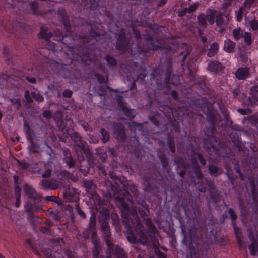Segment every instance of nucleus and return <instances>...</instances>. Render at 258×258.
<instances>
[{
	"instance_id": "4468645a",
	"label": "nucleus",
	"mask_w": 258,
	"mask_h": 258,
	"mask_svg": "<svg viewBox=\"0 0 258 258\" xmlns=\"http://www.w3.org/2000/svg\"><path fill=\"white\" fill-rule=\"evenodd\" d=\"M236 43L229 39L224 41L223 50L229 53H233L235 49Z\"/></svg>"
},
{
	"instance_id": "6e6d98bb",
	"label": "nucleus",
	"mask_w": 258,
	"mask_h": 258,
	"mask_svg": "<svg viewBox=\"0 0 258 258\" xmlns=\"http://www.w3.org/2000/svg\"><path fill=\"white\" fill-rule=\"evenodd\" d=\"M31 94H30L29 90H26L25 91V98L28 103H31L33 102V100L31 96Z\"/></svg>"
},
{
	"instance_id": "c85d7f7f",
	"label": "nucleus",
	"mask_w": 258,
	"mask_h": 258,
	"mask_svg": "<svg viewBox=\"0 0 258 258\" xmlns=\"http://www.w3.org/2000/svg\"><path fill=\"white\" fill-rule=\"evenodd\" d=\"M96 218L95 214L93 213L90 218V221L89 223L88 226L87 227L88 228H89L90 229L92 230V232L93 231H95L96 228Z\"/></svg>"
},
{
	"instance_id": "393cba45",
	"label": "nucleus",
	"mask_w": 258,
	"mask_h": 258,
	"mask_svg": "<svg viewBox=\"0 0 258 258\" xmlns=\"http://www.w3.org/2000/svg\"><path fill=\"white\" fill-rule=\"evenodd\" d=\"M232 34L234 39L236 41H238L243 37L244 33L240 27H238L232 30Z\"/></svg>"
},
{
	"instance_id": "09e8293b",
	"label": "nucleus",
	"mask_w": 258,
	"mask_h": 258,
	"mask_svg": "<svg viewBox=\"0 0 258 258\" xmlns=\"http://www.w3.org/2000/svg\"><path fill=\"white\" fill-rule=\"evenodd\" d=\"M105 59L109 65L114 66L116 64V61L115 59L109 55L106 56Z\"/></svg>"
},
{
	"instance_id": "4c0bfd02",
	"label": "nucleus",
	"mask_w": 258,
	"mask_h": 258,
	"mask_svg": "<svg viewBox=\"0 0 258 258\" xmlns=\"http://www.w3.org/2000/svg\"><path fill=\"white\" fill-rule=\"evenodd\" d=\"M31 94L32 97L36 101L39 102H42L44 101V97L40 93L32 91L31 92Z\"/></svg>"
},
{
	"instance_id": "aec40b11",
	"label": "nucleus",
	"mask_w": 258,
	"mask_h": 258,
	"mask_svg": "<svg viewBox=\"0 0 258 258\" xmlns=\"http://www.w3.org/2000/svg\"><path fill=\"white\" fill-rule=\"evenodd\" d=\"M216 11L211 9H209L206 12V14L205 15L206 21H207L211 25H213L215 22V18H216Z\"/></svg>"
},
{
	"instance_id": "bf43d9fd",
	"label": "nucleus",
	"mask_w": 258,
	"mask_h": 258,
	"mask_svg": "<svg viewBox=\"0 0 258 258\" xmlns=\"http://www.w3.org/2000/svg\"><path fill=\"white\" fill-rule=\"evenodd\" d=\"M228 213L231 219L233 220V222H235L234 221H235L236 219L237 218V216L235 212L234 211V210L230 208L228 210Z\"/></svg>"
},
{
	"instance_id": "37998d69",
	"label": "nucleus",
	"mask_w": 258,
	"mask_h": 258,
	"mask_svg": "<svg viewBox=\"0 0 258 258\" xmlns=\"http://www.w3.org/2000/svg\"><path fill=\"white\" fill-rule=\"evenodd\" d=\"M46 200L47 201H53L55 203L60 204L61 203V199L58 197L53 196H48L46 197Z\"/></svg>"
},
{
	"instance_id": "ddd939ff",
	"label": "nucleus",
	"mask_w": 258,
	"mask_h": 258,
	"mask_svg": "<svg viewBox=\"0 0 258 258\" xmlns=\"http://www.w3.org/2000/svg\"><path fill=\"white\" fill-rule=\"evenodd\" d=\"M144 219L148 229L147 232L149 236H151V234L155 235L158 231L152 220L149 218H144Z\"/></svg>"
},
{
	"instance_id": "c03bdc74",
	"label": "nucleus",
	"mask_w": 258,
	"mask_h": 258,
	"mask_svg": "<svg viewBox=\"0 0 258 258\" xmlns=\"http://www.w3.org/2000/svg\"><path fill=\"white\" fill-rule=\"evenodd\" d=\"M10 101L12 104L15 106L17 109H19L21 107V100L19 99H10Z\"/></svg>"
},
{
	"instance_id": "603ef678",
	"label": "nucleus",
	"mask_w": 258,
	"mask_h": 258,
	"mask_svg": "<svg viewBox=\"0 0 258 258\" xmlns=\"http://www.w3.org/2000/svg\"><path fill=\"white\" fill-rule=\"evenodd\" d=\"M100 246L93 247L92 249L93 258H99V250Z\"/></svg>"
},
{
	"instance_id": "a19ab883",
	"label": "nucleus",
	"mask_w": 258,
	"mask_h": 258,
	"mask_svg": "<svg viewBox=\"0 0 258 258\" xmlns=\"http://www.w3.org/2000/svg\"><path fill=\"white\" fill-rule=\"evenodd\" d=\"M125 187L127 188V190H130L133 193L134 196H137L138 189L136 186L130 183L128 184L127 186H125Z\"/></svg>"
},
{
	"instance_id": "13d9d810",
	"label": "nucleus",
	"mask_w": 258,
	"mask_h": 258,
	"mask_svg": "<svg viewBox=\"0 0 258 258\" xmlns=\"http://www.w3.org/2000/svg\"><path fill=\"white\" fill-rule=\"evenodd\" d=\"M237 111L242 115H247L252 112V110L249 108L238 109Z\"/></svg>"
},
{
	"instance_id": "412c9836",
	"label": "nucleus",
	"mask_w": 258,
	"mask_h": 258,
	"mask_svg": "<svg viewBox=\"0 0 258 258\" xmlns=\"http://www.w3.org/2000/svg\"><path fill=\"white\" fill-rule=\"evenodd\" d=\"M250 253L252 256H255L258 251V244L256 240L252 237L251 244L248 246Z\"/></svg>"
},
{
	"instance_id": "0eeeda50",
	"label": "nucleus",
	"mask_w": 258,
	"mask_h": 258,
	"mask_svg": "<svg viewBox=\"0 0 258 258\" xmlns=\"http://www.w3.org/2000/svg\"><path fill=\"white\" fill-rule=\"evenodd\" d=\"M235 78L239 80H246L250 77V69L247 67H239L234 73Z\"/></svg>"
},
{
	"instance_id": "0e129e2a",
	"label": "nucleus",
	"mask_w": 258,
	"mask_h": 258,
	"mask_svg": "<svg viewBox=\"0 0 258 258\" xmlns=\"http://www.w3.org/2000/svg\"><path fill=\"white\" fill-rule=\"evenodd\" d=\"M23 78H25L28 81L31 83H35L36 81V79L35 77L24 75L23 76Z\"/></svg>"
},
{
	"instance_id": "39448f33",
	"label": "nucleus",
	"mask_w": 258,
	"mask_h": 258,
	"mask_svg": "<svg viewBox=\"0 0 258 258\" xmlns=\"http://www.w3.org/2000/svg\"><path fill=\"white\" fill-rule=\"evenodd\" d=\"M247 105L252 107L258 102V85L252 86L248 93Z\"/></svg>"
},
{
	"instance_id": "bb28decb",
	"label": "nucleus",
	"mask_w": 258,
	"mask_h": 258,
	"mask_svg": "<svg viewBox=\"0 0 258 258\" xmlns=\"http://www.w3.org/2000/svg\"><path fill=\"white\" fill-rule=\"evenodd\" d=\"M234 97L238 100H242L245 97V94L242 93L239 88H236L232 91Z\"/></svg>"
},
{
	"instance_id": "ea45409f",
	"label": "nucleus",
	"mask_w": 258,
	"mask_h": 258,
	"mask_svg": "<svg viewBox=\"0 0 258 258\" xmlns=\"http://www.w3.org/2000/svg\"><path fill=\"white\" fill-rule=\"evenodd\" d=\"M109 176L117 185L121 183V181L114 172H109Z\"/></svg>"
},
{
	"instance_id": "4d7b16f0",
	"label": "nucleus",
	"mask_w": 258,
	"mask_h": 258,
	"mask_svg": "<svg viewBox=\"0 0 258 258\" xmlns=\"http://www.w3.org/2000/svg\"><path fill=\"white\" fill-rule=\"evenodd\" d=\"M195 155H197V157L198 158L201 164L203 166H205L206 164V161L204 159L202 154L201 153H196Z\"/></svg>"
},
{
	"instance_id": "5701e85b",
	"label": "nucleus",
	"mask_w": 258,
	"mask_h": 258,
	"mask_svg": "<svg viewBox=\"0 0 258 258\" xmlns=\"http://www.w3.org/2000/svg\"><path fill=\"white\" fill-rule=\"evenodd\" d=\"M199 4L198 3H196L193 4L192 5L189 6L188 8H185L184 10H182L179 14H178V16H182L184 15L186 13H191L193 12H194L197 8L199 7Z\"/></svg>"
},
{
	"instance_id": "7c9ffc66",
	"label": "nucleus",
	"mask_w": 258,
	"mask_h": 258,
	"mask_svg": "<svg viewBox=\"0 0 258 258\" xmlns=\"http://www.w3.org/2000/svg\"><path fill=\"white\" fill-rule=\"evenodd\" d=\"M197 19L198 24L200 26L206 27L207 23L204 13L200 14L198 16Z\"/></svg>"
},
{
	"instance_id": "338daca9",
	"label": "nucleus",
	"mask_w": 258,
	"mask_h": 258,
	"mask_svg": "<svg viewBox=\"0 0 258 258\" xmlns=\"http://www.w3.org/2000/svg\"><path fill=\"white\" fill-rule=\"evenodd\" d=\"M62 95L64 97L70 98L72 95V91L70 90L66 89L63 92Z\"/></svg>"
},
{
	"instance_id": "58836bf2",
	"label": "nucleus",
	"mask_w": 258,
	"mask_h": 258,
	"mask_svg": "<svg viewBox=\"0 0 258 258\" xmlns=\"http://www.w3.org/2000/svg\"><path fill=\"white\" fill-rule=\"evenodd\" d=\"M209 171L211 174H216L219 172V174L221 173V169H219L217 166L210 165L209 166Z\"/></svg>"
},
{
	"instance_id": "6e6552de",
	"label": "nucleus",
	"mask_w": 258,
	"mask_h": 258,
	"mask_svg": "<svg viewBox=\"0 0 258 258\" xmlns=\"http://www.w3.org/2000/svg\"><path fill=\"white\" fill-rule=\"evenodd\" d=\"M40 185H41L42 189L48 188L50 190H55L61 186V183L56 180L44 179L41 181Z\"/></svg>"
},
{
	"instance_id": "4be33fe9",
	"label": "nucleus",
	"mask_w": 258,
	"mask_h": 258,
	"mask_svg": "<svg viewBox=\"0 0 258 258\" xmlns=\"http://www.w3.org/2000/svg\"><path fill=\"white\" fill-rule=\"evenodd\" d=\"M238 55L240 58V61L246 63L248 60V53L245 52V48L244 46L239 48Z\"/></svg>"
},
{
	"instance_id": "1a4fd4ad",
	"label": "nucleus",
	"mask_w": 258,
	"mask_h": 258,
	"mask_svg": "<svg viewBox=\"0 0 258 258\" xmlns=\"http://www.w3.org/2000/svg\"><path fill=\"white\" fill-rule=\"evenodd\" d=\"M114 133L118 140L123 142L125 140V135L124 126L120 123H114Z\"/></svg>"
},
{
	"instance_id": "3c124183",
	"label": "nucleus",
	"mask_w": 258,
	"mask_h": 258,
	"mask_svg": "<svg viewBox=\"0 0 258 258\" xmlns=\"http://www.w3.org/2000/svg\"><path fill=\"white\" fill-rule=\"evenodd\" d=\"M214 124L212 123V128H211V134H207V138H206L205 139L204 142V143L205 145H207V141L208 140H215V138H214V137L212 135V134H213V131H214Z\"/></svg>"
},
{
	"instance_id": "dca6fc26",
	"label": "nucleus",
	"mask_w": 258,
	"mask_h": 258,
	"mask_svg": "<svg viewBox=\"0 0 258 258\" xmlns=\"http://www.w3.org/2000/svg\"><path fill=\"white\" fill-rule=\"evenodd\" d=\"M63 197L69 202H75L78 203L79 199L78 196L70 190L67 189L64 191Z\"/></svg>"
},
{
	"instance_id": "de8ad7c7",
	"label": "nucleus",
	"mask_w": 258,
	"mask_h": 258,
	"mask_svg": "<svg viewBox=\"0 0 258 258\" xmlns=\"http://www.w3.org/2000/svg\"><path fill=\"white\" fill-rule=\"evenodd\" d=\"M127 240L131 243H138V236H135L133 233H131L127 236Z\"/></svg>"
},
{
	"instance_id": "f3484780",
	"label": "nucleus",
	"mask_w": 258,
	"mask_h": 258,
	"mask_svg": "<svg viewBox=\"0 0 258 258\" xmlns=\"http://www.w3.org/2000/svg\"><path fill=\"white\" fill-rule=\"evenodd\" d=\"M84 185L88 192L90 193L92 195L95 194L96 186L93 181L91 180H85L84 181Z\"/></svg>"
},
{
	"instance_id": "9d476101",
	"label": "nucleus",
	"mask_w": 258,
	"mask_h": 258,
	"mask_svg": "<svg viewBox=\"0 0 258 258\" xmlns=\"http://www.w3.org/2000/svg\"><path fill=\"white\" fill-rule=\"evenodd\" d=\"M100 214L101 215L99 217V224L101 231L110 229L107 221L109 219L108 211H105L103 214L102 212Z\"/></svg>"
},
{
	"instance_id": "8fccbe9b",
	"label": "nucleus",
	"mask_w": 258,
	"mask_h": 258,
	"mask_svg": "<svg viewBox=\"0 0 258 258\" xmlns=\"http://www.w3.org/2000/svg\"><path fill=\"white\" fill-rule=\"evenodd\" d=\"M75 207L78 214L83 218L85 219L86 218V214L80 207L79 203H76Z\"/></svg>"
},
{
	"instance_id": "c756f323",
	"label": "nucleus",
	"mask_w": 258,
	"mask_h": 258,
	"mask_svg": "<svg viewBox=\"0 0 258 258\" xmlns=\"http://www.w3.org/2000/svg\"><path fill=\"white\" fill-rule=\"evenodd\" d=\"M92 243L93 244V247L100 246V239L97 235L96 231H93L91 234Z\"/></svg>"
},
{
	"instance_id": "79ce46f5",
	"label": "nucleus",
	"mask_w": 258,
	"mask_h": 258,
	"mask_svg": "<svg viewBox=\"0 0 258 258\" xmlns=\"http://www.w3.org/2000/svg\"><path fill=\"white\" fill-rule=\"evenodd\" d=\"M62 21L63 22V24L65 26L66 29L67 31H69L70 27V21L68 19V17L67 15H63L61 18Z\"/></svg>"
},
{
	"instance_id": "473e14b6",
	"label": "nucleus",
	"mask_w": 258,
	"mask_h": 258,
	"mask_svg": "<svg viewBox=\"0 0 258 258\" xmlns=\"http://www.w3.org/2000/svg\"><path fill=\"white\" fill-rule=\"evenodd\" d=\"M100 132L102 135L101 140L103 143H106L109 141L110 139V135L109 132L104 128H101Z\"/></svg>"
},
{
	"instance_id": "5fc2aeb1",
	"label": "nucleus",
	"mask_w": 258,
	"mask_h": 258,
	"mask_svg": "<svg viewBox=\"0 0 258 258\" xmlns=\"http://www.w3.org/2000/svg\"><path fill=\"white\" fill-rule=\"evenodd\" d=\"M91 232L92 233V230L89 228H86L84 231L82 232V236L85 239L89 238Z\"/></svg>"
},
{
	"instance_id": "f03ea898",
	"label": "nucleus",
	"mask_w": 258,
	"mask_h": 258,
	"mask_svg": "<svg viewBox=\"0 0 258 258\" xmlns=\"http://www.w3.org/2000/svg\"><path fill=\"white\" fill-rule=\"evenodd\" d=\"M71 138L74 142V149L78 160L80 161H83L84 157L83 155V151L88 147L87 143L82 140V137L77 132L72 134Z\"/></svg>"
},
{
	"instance_id": "864d4df0",
	"label": "nucleus",
	"mask_w": 258,
	"mask_h": 258,
	"mask_svg": "<svg viewBox=\"0 0 258 258\" xmlns=\"http://www.w3.org/2000/svg\"><path fill=\"white\" fill-rule=\"evenodd\" d=\"M233 226L234 228V232L236 236V238L242 237V233L240 230L236 227V223L232 222Z\"/></svg>"
},
{
	"instance_id": "2f4dec72",
	"label": "nucleus",
	"mask_w": 258,
	"mask_h": 258,
	"mask_svg": "<svg viewBox=\"0 0 258 258\" xmlns=\"http://www.w3.org/2000/svg\"><path fill=\"white\" fill-rule=\"evenodd\" d=\"M64 162L69 168H74L75 166V160L73 159L72 156L65 157L63 158Z\"/></svg>"
},
{
	"instance_id": "a18cd8bd",
	"label": "nucleus",
	"mask_w": 258,
	"mask_h": 258,
	"mask_svg": "<svg viewBox=\"0 0 258 258\" xmlns=\"http://www.w3.org/2000/svg\"><path fill=\"white\" fill-rule=\"evenodd\" d=\"M158 42L155 40H151L148 42V48L149 49L152 50H157L159 47L157 45L154 44L155 43H157Z\"/></svg>"
},
{
	"instance_id": "e2e57ef3",
	"label": "nucleus",
	"mask_w": 258,
	"mask_h": 258,
	"mask_svg": "<svg viewBox=\"0 0 258 258\" xmlns=\"http://www.w3.org/2000/svg\"><path fill=\"white\" fill-rule=\"evenodd\" d=\"M256 0H245L244 5L245 8H249Z\"/></svg>"
},
{
	"instance_id": "680f3d73",
	"label": "nucleus",
	"mask_w": 258,
	"mask_h": 258,
	"mask_svg": "<svg viewBox=\"0 0 258 258\" xmlns=\"http://www.w3.org/2000/svg\"><path fill=\"white\" fill-rule=\"evenodd\" d=\"M233 0H224L222 6L223 9H226L229 6L231 5Z\"/></svg>"
},
{
	"instance_id": "f8f14e48",
	"label": "nucleus",
	"mask_w": 258,
	"mask_h": 258,
	"mask_svg": "<svg viewBox=\"0 0 258 258\" xmlns=\"http://www.w3.org/2000/svg\"><path fill=\"white\" fill-rule=\"evenodd\" d=\"M102 238L107 245L108 249H111L114 247V240L111 236L110 229L101 231Z\"/></svg>"
},
{
	"instance_id": "e433bc0d",
	"label": "nucleus",
	"mask_w": 258,
	"mask_h": 258,
	"mask_svg": "<svg viewBox=\"0 0 258 258\" xmlns=\"http://www.w3.org/2000/svg\"><path fill=\"white\" fill-rule=\"evenodd\" d=\"M243 37L244 38V42L246 45L249 46L252 44V41L250 33L247 32H245Z\"/></svg>"
},
{
	"instance_id": "423d86ee",
	"label": "nucleus",
	"mask_w": 258,
	"mask_h": 258,
	"mask_svg": "<svg viewBox=\"0 0 258 258\" xmlns=\"http://www.w3.org/2000/svg\"><path fill=\"white\" fill-rule=\"evenodd\" d=\"M25 193L28 196L30 199H32L34 203H38L41 201V196L37 194L34 188L27 184L23 186Z\"/></svg>"
},
{
	"instance_id": "052dcab7",
	"label": "nucleus",
	"mask_w": 258,
	"mask_h": 258,
	"mask_svg": "<svg viewBox=\"0 0 258 258\" xmlns=\"http://www.w3.org/2000/svg\"><path fill=\"white\" fill-rule=\"evenodd\" d=\"M150 237L151 238V240L152 241V242L153 243V246H154L155 249L156 248H158V245L159 244V241H158V239L155 236H152L151 235V236H150Z\"/></svg>"
},
{
	"instance_id": "cd10ccee",
	"label": "nucleus",
	"mask_w": 258,
	"mask_h": 258,
	"mask_svg": "<svg viewBox=\"0 0 258 258\" xmlns=\"http://www.w3.org/2000/svg\"><path fill=\"white\" fill-rule=\"evenodd\" d=\"M29 5L34 15H39L41 14V12L38 8V3L37 2H31Z\"/></svg>"
},
{
	"instance_id": "6ab92c4d",
	"label": "nucleus",
	"mask_w": 258,
	"mask_h": 258,
	"mask_svg": "<svg viewBox=\"0 0 258 258\" xmlns=\"http://www.w3.org/2000/svg\"><path fill=\"white\" fill-rule=\"evenodd\" d=\"M112 252V254L116 255V258H126V255L124 251L118 246H115L114 249L113 247L111 249H109Z\"/></svg>"
},
{
	"instance_id": "9b49d317",
	"label": "nucleus",
	"mask_w": 258,
	"mask_h": 258,
	"mask_svg": "<svg viewBox=\"0 0 258 258\" xmlns=\"http://www.w3.org/2000/svg\"><path fill=\"white\" fill-rule=\"evenodd\" d=\"M128 43V40L126 38L125 33L123 30H121L116 42L117 49L123 50L127 47Z\"/></svg>"
},
{
	"instance_id": "2eb2a0df",
	"label": "nucleus",
	"mask_w": 258,
	"mask_h": 258,
	"mask_svg": "<svg viewBox=\"0 0 258 258\" xmlns=\"http://www.w3.org/2000/svg\"><path fill=\"white\" fill-rule=\"evenodd\" d=\"M208 69L211 72L218 73L222 71L223 69V67L219 62L213 61L209 63Z\"/></svg>"
},
{
	"instance_id": "20e7f679",
	"label": "nucleus",
	"mask_w": 258,
	"mask_h": 258,
	"mask_svg": "<svg viewBox=\"0 0 258 258\" xmlns=\"http://www.w3.org/2000/svg\"><path fill=\"white\" fill-rule=\"evenodd\" d=\"M229 18L228 15H225V18L221 12H219L216 16V24L220 28L219 32L221 33H223L226 28L228 25Z\"/></svg>"
},
{
	"instance_id": "72a5a7b5",
	"label": "nucleus",
	"mask_w": 258,
	"mask_h": 258,
	"mask_svg": "<svg viewBox=\"0 0 258 258\" xmlns=\"http://www.w3.org/2000/svg\"><path fill=\"white\" fill-rule=\"evenodd\" d=\"M83 152L85 154L86 158H87L89 163L94 164L95 163V161L93 154L92 152L89 149H87V147L86 149H85V150H83Z\"/></svg>"
},
{
	"instance_id": "a878e982",
	"label": "nucleus",
	"mask_w": 258,
	"mask_h": 258,
	"mask_svg": "<svg viewBox=\"0 0 258 258\" xmlns=\"http://www.w3.org/2000/svg\"><path fill=\"white\" fill-rule=\"evenodd\" d=\"M219 45L217 43H213L209 49L207 55L209 57H213L218 52Z\"/></svg>"
},
{
	"instance_id": "f704fd0d",
	"label": "nucleus",
	"mask_w": 258,
	"mask_h": 258,
	"mask_svg": "<svg viewBox=\"0 0 258 258\" xmlns=\"http://www.w3.org/2000/svg\"><path fill=\"white\" fill-rule=\"evenodd\" d=\"M31 143V145L29 146L28 149L31 153H37L38 152L39 146L35 144L33 139L31 141H29Z\"/></svg>"
},
{
	"instance_id": "f257e3e1",
	"label": "nucleus",
	"mask_w": 258,
	"mask_h": 258,
	"mask_svg": "<svg viewBox=\"0 0 258 258\" xmlns=\"http://www.w3.org/2000/svg\"><path fill=\"white\" fill-rule=\"evenodd\" d=\"M125 199L129 201H132L131 196L126 190L123 191L122 196L119 195L116 199V204L118 207L122 208L121 214L123 219L122 223L131 232L133 229L137 231L138 243L147 245L149 242V239L139 221L137 211L134 208H130L125 202Z\"/></svg>"
},
{
	"instance_id": "a211bd4d",
	"label": "nucleus",
	"mask_w": 258,
	"mask_h": 258,
	"mask_svg": "<svg viewBox=\"0 0 258 258\" xmlns=\"http://www.w3.org/2000/svg\"><path fill=\"white\" fill-rule=\"evenodd\" d=\"M26 211L31 214L34 212H38L42 210V209L36 205L31 204L29 202H27L24 206Z\"/></svg>"
},
{
	"instance_id": "c9c22d12",
	"label": "nucleus",
	"mask_w": 258,
	"mask_h": 258,
	"mask_svg": "<svg viewBox=\"0 0 258 258\" xmlns=\"http://www.w3.org/2000/svg\"><path fill=\"white\" fill-rule=\"evenodd\" d=\"M24 127L25 128V131L26 134L27 135V139L29 141H31L33 138V132L31 129L30 127L28 125L27 122H24Z\"/></svg>"
},
{
	"instance_id": "49530a36",
	"label": "nucleus",
	"mask_w": 258,
	"mask_h": 258,
	"mask_svg": "<svg viewBox=\"0 0 258 258\" xmlns=\"http://www.w3.org/2000/svg\"><path fill=\"white\" fill-rule=\"evenodd\" d=\"M248 25L253 30L258 29V22L256 20H251L248 21Z\"/></svg>"
},
{
	"instance_id": "b1692460",
	"label": "nucleus",
	"mask_w": 258,
	"mask_h": 258,
	"mask_svg": "<svg viewBox=\"0 0 258 258\" xmlns=\"http://www.w3.org/2000/svg\"><path fill=\"white\" fill-rule=\"evenodd\" d=\"M48 28L43 26L41 28V31L39 33L41 37L46 41H48L53 35L51 32L48 33Z\"/></svg>"
},
{
	"instance_id": "774afa93",
	"label": "nucleus",
	"mask_w": 258,
	"mask_h": 258,
	"mask_svg": "<svg viewBox=\"0 0 258 258\" xmlns=\"http://www.w3.org/2000/svg\"><path fill=\"white\" fill-rule=\"evenodd\" d=\"M40 231L41 232L44 234H51V232L49 229L48 227H42L41 228Z\"/></svg>"
},
{
	"instance_id": "7ed1b4c3",
	"label": "nucleus",
	"mask_w": 258,
	"mask_h": 258,
	"mask_svg": "<svg viewBox=\"0 0 258 258\" xmlns=\"http://www.w3.org/2000/svg\"><path fill=\"white\" fill-rule=\"evenodd\" d=\"M191 51L192 47L187 44L182 43L178 46V59H181V65L184 71L186 69L190 70L189 64L188 63L185 64V62L187 56Z\"/></svg>"
},
{
	"instance_id": "69168bd1",
	"label": "nucleus",
	"mask_w": 258,
	"mask_h": 258,
	"mask_svg": "<svg viewBox=\"0 0 258 258\" xmlns=\"http://www.w3.org/2000/svg\"><path fill=\"white\" fill-rule=\"evenodd\" d=\"M98 155L102 161L104 162L106 160L107 155L105 152L101 151L98 153Z\"/></svg>"
}]
</instances>
